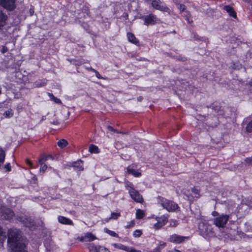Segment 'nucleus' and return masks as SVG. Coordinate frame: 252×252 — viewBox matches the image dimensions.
Wrapping results in <instances>:
<instances>
[{
	"instance_id": "31",
	"label": "nucleus",
	"mask_w": 252,
	"mask_h": 252,
	"mask_svg": "<svg viewBox=\"0 0 252 252\" xmlns=\"http://www.w3.org/2000/svg\"><path fill=\"white\" fill-rule=\"evenodd\" d=\"M185 13H186V15L184 16L185 17L186 20L187 21V22L189 23V24L192 23V20L191 14L189 13V12L188 11H186Z\"/></svg>"
},
{
	"instance_id": "18",
	"label": "nucleus",
	"mask_w": 252,
	"mask_h": 252,
	"mask_svg": "<svg viewBox=\"0 0 252 252\" xmlns=\"http://www.w3.org/2000/svg\"><path fill=\"white\" fill-rule=\"evenodd\" d=\"M127 170L128 173L132 174L136 177H140L141 175L140 172L130 166L127 167Z\"/></svg>"
},
{
	"instance_id": "34",
	"label": "nucleus",
	"mask_w": 252,
	"mask_h": 252,
	"mask_svg": "<svg viewBox=\"0 0 252 252\" xmlns=\"http://www.w3.org/2000/svg\"><path fill=\"white\" fill-rule=\"evenodd\" d=\"M5 237L3 235V233L2 228L0 227V245L3 244L4 241Z\"/></svg>"
},
{
	"instance_id": "45",
	"label": "nucleus",
	"mask_w": 252,
	"mask_h": 252,
	"mask_svg": "<svg viewBox=\"0 0 252 252\" xmlns=\"http://www.w3.org/2000/svg\"><path fill=\"white\" fill-rule=\"evenodd\" d=\"M212 215L214 217H218L219 215V213L216 211H213L212 213Z\"/></svg>"
},
{
	"instance_id": "37",
	"label": "nucleus",
	"mask_w": 252,
	"mask_h": 252,
	"mask_svg": "<svg viewBox=\"0 0 252 252\" xmlns=\"http://www.w3.org/2000/svg\"><path fill=\"white\" fill-rule=\"evenodd\" d=\"M247 131L249 132H252V121L250 122L247 125Z\"/></svg>"
},
{
	"instance_id": "19",
	"label": "nucleus",
	"mask_w": 252,
	"mask_h": 252,
	"mask_svg": "<svg viewBox=\"0 0 252 252\" xmlns=\"http://www.w3.org/2000/svg\"><path fill=\"white\" fill-rule=\"evenodd\" d=\"M198 228L201 233L203 234H207L208 233V226H206L204 222H201L199 224Z\"/></svg>"
},
{
	"instance_id": "33",
	"label": "nucleus",
	"mask_w": 252,
	"mask_h": 252,
	"mask_svg": "<svg viewBox=\"0 0 252 252\" xmlns=\"http://www.w3.org/2000/svg\"><path fill=\"white\" fill-rule=\"evenodd\" d=\"M104 231L105 233L108 234L109 235H110L111 236L115 237H118V234H116L114 231L110 230L106 228H105L104 229Z\"/></svg>"
},
{
	"instance_id": "28",
	"label": "nucleus",
	"mask_w": 252,
	"mask_h": 252,
	"mask_svg": "<svg viewBox=\"0 0 252 252\" xmlns=\"http://www.w3.org/2000/svg\"><path fill=\"white\" fill-rule=\"evenodd\" d=\"M48 95L49 97H50V98L52 101H54L56 103H57V104L61 103V100L59 98H58L57 97L54 96V95L52 94L49 93H48Z\"/></svg>"
},
{
	"instance_id": "32",
	"label": "nucleus",
	"mask_w": 252,
	"mask_h": 252,
	"mask_svg": "<svg viewBox=\"0 0 252 252\" xmlns=\"http://www.w3.org/2000/svg\"><path fill=\"white\" fill-rule=\"evenodd\" d=\"M120 216V214L119 213H112L111 217L109 219L106 220V221L108 222L111 219L116 220Z\"/></svg>"
},
{
	"instance_id": "38",
	"label": "nucleus",
	"mask_w": 252,
	"mask_h": 252,
	"mask_svg": "<svg viewBox=\"0 0 252 252\" xmlns=\"http://www.w3.org/2000/svg\"><path fill=\"white\" fill-rule=\"evenodd\" d=\"M91 70H92L93 71H94L95 74V76L98 78V79H103V78L102 77V76L100 75V74L99 73V72L98 71H97L96 70H94V69H92L91 68Z\"/></svg>"
},
{
	"instance_id": "21",
	"label": "nucleus",
	"mask_w": 252,
	"mask_h": 252,
	"mask_svg": "<svg viewBox=\"0 0 252 252\" xmlns=\"http://www.w3.org/2000/svg\"><path fill=\"white\" fill-rule=\"evenodd\" d=\"M166 246V243L160 241L158 245L155 248L153 252H160L161 250Z\"/></svg>"
},
{
	"instance_id": "8",
	"label": "nucleus",
	"mask_w": 252,
	"mask_h": 252,
	"mask_svg": "<svg viewBox=\"0 0 252 252\" xmlns=\"http://www.w3.org/2000/svg\"><path fill=\"white\" fill-rule=\"evenodd\" d=\"M0 215L3 219L9 220L13 218L14 213L10 209L1 206L0 207Z\"/></svg>"
},
{
	"instance_id": "4",
	"label": "nucleus",
	"mask_w": 252,
	"mask_h": 252,
	"mask_svg": "<svg viewBox=\"0 0 252 252\" xmlns=\"http://www.w3.org/2000/svg\"><path fill=\"white\" fill-rule=\"evenodd\" d=\"M229 217L227 215L222 214L218 216L213 220L214 224L218 227H223L229 220Z\"/></svg>"
},
{
	"instance_id": "39",
	"label": "nucleus",
	"mask_w": 252,
	"mask_h": 252,
	"mask_svg": "<svg viewBox=\"0 0 252 252\" xmlns=\"http://www.w3.org/2000/svg\"><path fill=\"white\" fill-rule=\"evenodd\" d=\"M245 161L249 164H252V157L246 158L245 159Z\"/></svg>"
},
{
	"instance_id": "16",
	"label": "nucleus",
	"mask_w": 252,
	"mask_h": 252,
	"mask_svg": "<svg viewBox=\"0 0 252 252\" xmlns=\"http://www.w3.org/2000/svg\"><path fill=\"white\" fill-rule=\"evenodd\" d=\"M191 191L193 193V195L191 196L187 195L188 198L189 200H192L193 197L198 198L199 197V190L195 188H193L191 189Z\"/></svg>"
},
{
	"instance_id": "49",
	"label": "nucleus",
	"mask_w": 252,
	"mask_h": 252,
	"mask_svg": "<svg viewBox=\"0 0 252 252\" xmlns=\"http://www.w3.org/2000/svg\"><path fill=\"white\" fill-rule=\"evenodd\" d=\"M33 179L35 180H37V179H36V177H35V176H34V177H33Z\"/></svg>"
},
{
	"instance_id": "14",
	"label": "nucleus",
	"mask_w": 252,
	"mask_h": 252,
	"mask_svg": "<svg viewBox=\"0 0 252 252\" xmlns=\"http://www.w3.org/2000/svg\"><path fill=\"white\" fill-rule=\"evenodd\" d=\"M47 158H48L47 157H45L41 158L39 159L38 162L40 165L39 172L41 173H42V174L44 173L47 168V166L43 162V160H44V161L46 160L47 159Z\"/></svg>"
},
{
	"instance_id": "46",
	"label": "nucleus",
	"mask_w": 252,
	"mask_h": 252,
	"mask_svg": "<svg viewBox=\"0 0 252 252\" xmlns=\"http://www.w3.org/2000/svg\"><path fill=\"white\" fill-rule=\"evenodd\" d=\"M7 51V48L6 47H3L1 50V52L3 53H5Z\"/></svg>"
},
{
	"instance_id": "36",
	"label": "nucleus",
	"mask_w": 252,
	"mask_h": 252,
	"mask_svg": "<svg viewBox=\"0 0 252 252\" xmlns=\"http://www.w3.org/2000/svg\"><path fill=\"white\" fill-rule=\"evenodd\" d=\"M177 5L178 6V8L179 9L181 12H183L185 10L186 6L185 5L182 4H178L176 2Z\"/></svg>"
},
{
	"instance_id": "47",
	"label": "nucleus",
	"mask_w": 252,
	"mask_h": 252,
	"mask_svg": "<svg viewBox=\"0 0 252 252\" xmlns=\"http://www.w3.org/2000/svg\"><path fill=\"white\" fill-rule=\"evenodd\" d=\"M26 163L28 165H29V166H30L31 167H32V162H31V161H30L29 159H27L26 160Z\"/></svg>"
},
{
	"instance_id": "43",
	"label": "nucleus",
	"mask_w": 252,
	"mask_h": 252,
	"mask_svg": "<svg viewBox=\"0 0 252 252\" xmlns=\"http://www.w3.org/2000/svg\"><path fill=\"white\" fill-rule=\"evenodd\" d=\"M5 168L6 169V170L8 171L10 170V165L9 163L7 164L5 166Z\"/></svg>"
},
{
	"instance_id": "42",
	"label": "nucleus",
	"mask_w": 252,
	"mask_h": 252,
	"mask_svg": "<svg viewBox=\"0 0 252 252\" xmlns=\"http://www.w3.org/2000/svg\"><path fill=\"white\" fill-rule=\"evenodd\" d=\"M78 239H79L81 242H83V241H85V242H86V239H85V235H84V236H82V237H78Z\"/></svg>"
},
{
	"instance_id": "2",
	"label": "nucleus",
	"mask_w": 252,
	"mask_h": 252,
	"mask_svg": "<svg viewBox=\"0 0 252 252\" xmlns=\"http://www.w3.org/2000/svg\"><path fill=\"white\" fill-rule=\"evenodd\" d=\"M158 204L168 212H174L179 208L178 205L174 202L162 197L157 198Z\"/></svg>"
},
{
	"instance_id": "44",
	"label": "nucleus",
	"mask_w": 252,
	"mask_h": 252,
	"mask_svg": "<svg viewBox=\"0 0 252 252\" xmlns=\"http://www.w3.org/2000/svg\"><path fill=\"white\" fill-rule=\"evenodd\" d=\"M167 252H181L180 251L177 250V249H173L171 250H168Z\"/></svg>"
},
{
	"instance_id": "17",
	"label": "nucleus",
	"mask_w": 252,
	"mask_h": 252,
	"mask_svg": "<svg viewBox=\"0 0 252 252\" xmlns=\"http://www.w3.org/2000/svg\"><path fill=\"white\" fill-rule=\"evenodd\" d=\"M6 19V15L0 9V28L5 25Z\"/></svg>"
},
{
	"instance_id": "9",
	"label": "nucleus",
	"mask_w": 252,
	"mask_h": 252,
	"mask_svg": "<svg viewBox=\"0 0 252 252\" xmlns=\"http://www.w3.org/2000/svg\"><path fill=\"white\" fill-rule=\"evenodd\" d=\"M0 5L6 9L11 11L16 7L15 0H0Z\"/></svg>"
},
{
	"instance_id": "29",
	"label": "nucleus",
	"mask_w": 252,
	"mask_h": 252,
	"mask_svg": "<svg viewBox=\"0 0 252 252\" xmlns=\"http://www.w3.org/2000/svg\"><path fill=\"white\" fill-rule=\"evenodd\" d=\"M115 248H118L121 250H124L125 251H128V247L121 244H114L113 245Z\"/></svg>"
},
{
	"instance_id": "20",
	"label": "nucleus",
	"mask_w": 252,
	"mask_h": 252,
	"mask_svg": "<svg viewBox=\"0 0 252 252\" xmlns=\"http://www.w3.org/2000/svg\"><path fill=\"white\" fill-rule=\"evenodd\" d=\"M73 166L78 171L83 170V163L81 160H78L73 163Z\"/></svg>"
},
{
	"instance_id": "3",
	"label": "nucleus",
	"mask_w": 252,
	"mask_h": 252,
	"mask_svg": "<svg viewBox=\"0 0 252 252\" xmlns=\"http://www.w3.org/2000/svg\"><path fill=\"white\" fill-rule=\"evenodd\" d=\"M126 187L133 200L138 203H141L143 201V199L142 196L139 192L133 188V185L131 183H127L126 185Z\"/></svg>"
},
{
	"instance_id": "12",
	"label": "nucleus",
	"mask_w": 252,
	"mask_h": 252,
	"mask_svg": "<svg viewBox=\"0 0 252 252\" xmlns=\"http://www.w3.org/2000/svg\"><path fill=\"white\" fill-rule=\"evenodd\" d=\"M89 248L90 252H110L108 249L103 247L94 246V244H90Z\"/></svg>"
},
{
	"instance_id": "10",
	"label": "nucleus",
	"mask_w": 252,
	"mask_h": 252,
	"mask_svg": "<svg viewBox=\"0 0 252 252\" xmlns=\"http://www.w3.org/2000/svg\"><path fill=\"white\" fill-rule=\"evenodd\" d=\"M17 219L23 223L27 227H31L34 225V222L31 218H29L25 215H21L17 217Z\"/></svg>"
},
{
	"instance_id": "25",
	"label": "nucleus",
	"mask_w": 252,
	"mask_h": 252,
	"mask_svg": "<svg viewBox=\"0 0 252 252\" xmlns=\"http://www.w3.org/2000/svg\"><path fill=\"white\" fill-rule=\"evenodd\" d=\"M89 151L92 153L97 154L99 152V149L97 146L94 145H91L90 147Z\"/></svg>"
},
{
	"instance_id": "26",
	"label": "nucleus",
	"mask_w": 252,
	"mask_h": 252,
	"mask_svg": "<svg viewBox=\"0 0 252 252\" xmlns=\"http://www.w3.org/2000/svg\"><path fill=\"white\" fill-rule=\"evenodd\" d=\"M67 144L68 143L67 141L64 139H62L60 140L57 143L58 146L61 148H63L67 146Z\"/></svg>"
},
{
	"instance_id": "27",
	"label": "nucleus",
	"mask_w": 252,
	"mask_h": 252,
	"mask_svg": "<svg viewBox=\"0 0 252 252\" xmlns=\"http://www.w3.org/2000/svg\"><path fill=\"white\" fill-rule=\"evenodd\" d=\"M145 216L144 212L140 209H138L136 212V218L137 219H141L144 218Z\"/></svg>"
},
{
	"instance_id": "7",
	"label": "nucleus",
	"mask_w": 252,
	"mask_h": 252,
	"mask_svg": "<svg viewBox=\"0 0 252 252\" xmlns=\"http://www.w3.org/2000/svg\"><path fill=\"white\" fill-rule=\"evenodd\" d=\"M152 5L153 8L161 11L164 12H166L168 14H170V10L168 7L161 4V2L159 0H153L152 2Z\"/></svg>"
},
{
	"instance_id": "5",
	"label": "nucleus",
	"mask_w": 252,
	"mask_h": 252,
	"mask_svg": "<svg viewBox=\"0 0 252 252\" xmlns=\"http://www.w3.org/2000/svg\"><path fill=\"white\" fill-rule=\"evenodd\" d=\"M142 18L144 21V25L146 26L149 25H154L157 23H160V20L153 14L144 16Z\"/></svg>"
},
{
	"instance_id": "22",
	"label": "nucleus",
	"mask_w": 252,
	"mask_h": 252,
	"mask_svg": "<svg viewBox=\"0 0 252 252\" xmlns=\"http://www.w3.org/2000/svg\"><path fill=\"white\" fill-rule=\"evenodd\" d=\"M86 242H91L96 239V237L92 233L87 232L85 234Z\"/></svg>"
},
{
	"instance_id": "1",
	"label": "nucleus",
	"mask_w": 252,
	"mask_h": 252,
	"mask_svg": "<svg viewBox=\"0 0 252 252\" xmlns=\"http://www.w3.org/2000/svg\"><path fill=\"white\" fill-rule=\"evenodd\" d=\"M28 242L20 231L10 229L7 235V246L9 252H29Z\"/></svg>"
},
{
	"instance_id": "24",
	"label": "nucleus",
	"mask_w": 252,
	"mask_h": 252,
	"mask_svg": "<svg viewBox=\"0 0 252 252\" xmlns=\"http://www.w3.org/2000/svg\"><path fill=\"white\" fill-rule=\"evenodd\" d=\"M5 118H10L13 116V111L11 109H9L5 111L3 114Z\"/></svg>"
},
{
	"instance_id": "40",
	"label": "nucleus",
	"mask_w": 252,
	"mask_h": 252,
	"mask_svg": "<svg viewBox=\"0 0 252 252\" xmlns=\"http://www.w3.org/2000/svg\"><path fill=\"white\" fill-rule=\"evenodd\" d=\"M107 128H108V129L109 131H115V132H117V133H119V131H117V130H115V129L113 128V127H112V126H108Z\"/></svg>"
},
{
	"instance_id": "15",
	"label": "nucleus",
	"mask_w": 252,
	"mask_h": 252,
	"mask_svg": "<svg viewBox=\"0 0 252 252\" xmlns=\"http://www.w3.org/2000/svg\"><path fill=\"white\" fill-rule=\"evenodd\" d=\"M127 37L128 41L135 45H138L139 43V41L135 37L134 35L131 33L128 32L127 34Z\"/></svg>"
},
{
	"instance_id": "13",
	"label": "nucleus",
	"mask_w": 252,
	"mask_h": 252,
	"mask_svg": "<svg viewBox=\"0 0 252 252\" xmlns=\"http://www.w3.org/2000/svg\"><path fill=\"white\" fill-rule=\"evenodd\" d=\"M58 221L61 223L66 225H73V223L72 221L69 219L63 217V216H59L58 217Z\"/></svg>"
},
{
	"instance_id": "50",
	"label": "nucleus",
	"mask_w": 252,
	"mask_h": 252,
	"mask_svg": "<svg viewBox=\"0 0 252 252\" xmlns=\"http://www.w3.org/2000/svg\"><path fill=\"white\" fill-rule=\"evenodd\" d=\"M139 100H141V97H139V98L138 99Z\"/></svg>"
},
{
	"instance_id": "6",
	"label": "nucleus",
	"mask_w": 252,
	"mask_h": 252,
	"mask_svg": "<svg viewBox=\"0 0 252 252\" xmlns=\"http://www.w3.org/2000/svg\"><path fill=\"white\" fill-rule=\"evenodd\" d=\"M189 238V237L181 236L176 234H173L169 236L168 240L171 243L176 244H179L184 242L185 241L188 240Z\"/></svg>"
},
{
	"instance_id": "35",
	"label": "nucleus",
	"mask_w": 252,
	"mask_h": 252,
	"mask_svg": "<svg viewBox=\"0 0 252 252\" xmlns=\"http://www.w3.org/2000/svg\"><path fill=\"white\" fill-rule=\"evenodd\" d=\"M142 235V231L140 230H136L133 232V236L134 237H139Z\"/></svg>"
},
{
	"instance_id": "11",
	"label": "nucleus",
	"mask_w": 252,
	"mask_h": 252,
	"mask_svg": "<svg viewBox=\"0 0 252 252\" xmlns=\"http://www.w3.org/2000/svg\"><path fill=\"white\" fill-rule=\"evenodd\" d=\"M157 222L154 224V227L156 229H158L164 226L167 222V218L163 215L160 217L157 218Z\"/></svg>"
},
{
	"instance_id": "41",
	"label": "nucleus",
	"mask_w": 252,
	"mask_h": 252,
	"mask_svg": "<svg viewBox=\"0 0 252 252\" xmlns=\"http://www.w3.org/2000/svg\"><path fill=\"white\" fill-rule=\"evenodd\" d=\"M127 252H141V251L139 250H136L133 249H130L129 248H128V251Z\"/></svg>"
},
{
	"instance_id": "30",
	"label": "nucleus",
	"mask_w": 252,
	"mask_h": 252,
	"mask_svg": "<svg viewBox=\"0 0 252 252\" xmlns=\"http://www.w3.org/2000/svg\"><path fill=\"white\" fill-rule=\"evenodd\" d=\"M5 153L1 148L0 147V166L3 164L5 159Z\"/></svg>"
},
{
	"instance_id": "23",
	"label": "nucleus",
	"mask_w": 252,
	"mask_h": 252,
	"mask_svg": "<svg viewBox=\"0 0 252 252\" xmlns=\"http://www.w3.org/2000/svg\"><path fill=\"white\" fill-rule=\"evenodd\" d=\"M224 9L229 13L230 15L233 17H236V13L234 12L232 7L230 6L227 5L224 7Z\"/></svg>"
},
{
	"instance_id": "48",
	"label": "nucleus",
	"mask_w": 252,
	"mask_h": 252,
	"mask_svg": "<svg viewBox=\"0 0 252 252\" xmlns=\"http://www.w3.org/2000/svg\"><path fill=\"white\" fill-rule=\"evenodd\" d=\"M30 11L31 15H32L33 13V10L32 9V8H31Z\"/></svg>"
}]
</instances>
